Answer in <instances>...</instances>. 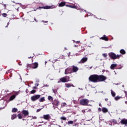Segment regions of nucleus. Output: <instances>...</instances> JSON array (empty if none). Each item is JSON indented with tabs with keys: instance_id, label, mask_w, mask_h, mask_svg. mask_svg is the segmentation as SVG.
I'll use <instances>...</instances> for the list:
<instances>
[{
	"instance_id": "obj_1",
	"label": "nucleus",
	"mask_w": 127,
	"mask_h": 127,
	"mask_svg": "<svg viewBox=\"0 0 127 127\" xmlns=\"http://www.w3.org/2000/svg\"><path fill=\"white\" fill-rule=\"evenodd\" d=\"M89 82L93 83H98L99 82H104L107 80V77L104 75L92 74L89 77Z\"/></svg>"
},
{
	"instance_id": "obj_2",
	"label": "nucleus",
	"mask_w": 127,
	"mask_h": 127,
	"mask_svg": "<svg viewBox=\"0 0 127 127\" xmlns=\"http://www.w3.org/2000/svg\"><path fill=\"white\" fill-rule=\"evenodd\" d=\"M109 57L112 60H116V59H120V58L122 56V55H116L114 53L111 52L108 54Z\"/></svg>"
},
{
	"instance_id": "obj_3",
	"label": "nucleus",
	"mask_w": 127,
	"mask_h": 127,
	"mask_svg": "<svg viewBox=\"0 0 127 127\" xmlns=\"http://www.w3.org/2000/svg\"><path fill=\"white\" fill-rule=\"evenodd\" d=\"M90 101L87 99H82L80 100V104L81 106H88Z\"/></svg>"
},
{
	"instance_id": "obj_4",
	"label": "nucleus",
	"mask_w": 127,
	"mask_h": 127,
	"mask_svg": "<svg viewBox=\"0 0 127 127\" xmlns=\"http://www.w3.org/2000/svg\"><path fill=\"white\" fill-rule=\"evenodd\" d=\"M70 80V76H65L64 77L60 78V82L62 83H66V82H69Z\"/></svg>"
},
{
	"instance_id": "obj_5",
	"label": "nucleus",
	"mask_w": 127,
	"mask_h": 127,
	"mask_svg": "<svg viewBox=\"0 0 127 127\" xmlns=\"http://www.w3.org/2000/svg\"><path fill=\"white\" fill-rule=\"evenodd\" d=\"M41 97V95L39 94L33 95L31 97V100L32 102H35V101H37V100H39Z\"/></svg>"
},
{
	"instance_id": "obj_6",
	"label": "nucleus",
	"mask_w": 127,
	"mask_h": 127,
	"mask_svg": "<svg viewBox=\"0 0 127 127\" xmlns=\"http://www.w3.org/2000/svg\"><path fill=\"white\" fill-rule=\"evenodd\" d=\"M71 73H72V68H71L68 67L65 70L64 74H65V75H67L68 74H71Z\"/></svg>"
},
{
	"instance_id": "obj_7",
	"label": "nucleus",
	"mask_w": 127,
	"mask_h": 127,
	"mask_svg": "<svg viewBox=\"0 0 127 127\" xmlns=\"http://www.w3.org/2000/svg\"><path fill=\"white\" fill-rule=\"evenodd\" d=\"M43 118L44 120H46V121H49L51 119V116L49 114L44 115Z\"/></svg>"
},
{
	"instance_id": "obj_8",
	"label": "nucleus",
	"mask_w": 127,
	"mask_h": 127,
	"mask_svg": "<svg viewBox=\"0 0 127 127\" xmlns=\"http://www.w3.org/2000/svg\"><path fill=\"white\" fill-rule=\"evenodd\" d=\"M38 68V63H34L32 64V69H36Z\"/></svg>"
},
{
	"instance_id": "obj_9",
	"label": "nucleus",
	"mask_w": 127,
	"mask_h": 127,
	"mask_svg": "<svg viewBox=\"0 0 127 127\" xmlns=\"http://www.w3.org/2000/svg\"><path fill=\"white\" fill-rule=\"evenodd\" d=\"M59 104H60V102H59V101L57 99L54 100L53 102V105H54V106H56L57 107L59 106Z\"/></svg>"
},
{
	"instance_id": "obj_10",
	"label": "nucleus",
	"mask_w": 127,
	"mask_h": 127,
	"mask_svg": "<svg viewBox=\"0 0 127 127\" xmlns=\"http://www.w3.org/2000/svg\"><path fill=\"white\" fill-rule=\"evenodd\" d=\"M17 95H18V93L17 92L16 93V94H14L12 96H10V98L9 99V101H13V100H14V99H15L16 96H17Z\"/></svg>"
},
{
	"instance_id": "obj_11",
	"label": "nucleus",
	"mask_w": 127,
	"mask_h": 127,
	"mask_svg": "<svg viewBox=\"0 0 127 127\" xmlns=\"http://www.w3.org/2000/svg\"><path fill=\"white\" fill-rule=\"evenodd\" d=\"M22 114L24 116V117H27L29 115V113L27 110H23L22 111Z\"/></svg>"
},
{
	"instance_id": "obj_12",
	"label": "nucleus",
	"mask_w": 127,
	"mask_h": 127,
	"mask_svg": "<svg viewBox=\"0 0 127 127\" xmlns=\"http://www.w3.org/2000/svg\"><path fill=\"white\" fill-rule=\"evenodd\" d=\"M120 123L122 125H125L126 126H127V119H123L121 120Z\"/></svg>"
},
{
	"instance_id": "obj_13",
	"label": "nucleus",
	"mask_w": 127,
	"mask_h": 127,
	"mask_svg": "<svg viewBox=\"0 0 127 127\" xmlns=\"http://www.w3.org/2000/svg\"><path fill=\"white\" fill-rule=\"evenodd\" d=\"M78 70H79L78 67L72 65V72H73V73H76Z\"/></svg>"
},
{
	"instance_id": "obj_14",
	"label": "nucleus",
	"mask_w": 127,
	"mask_h": 127,
	"mask_svg": "<svg viewBox=\"0 0 127 127\" xmlns=\"http://www.w3.org/2000/svg\"><path fill=\"white\" fill-rule=\"evenodd\" d=\"M100 39H102V40H105V41H109V38L106 36L105 35H104L103 37L100 38Z\"/></svg>"
},
{
	"instance_id": "obj_15",
	"label": "nucleus",
	"mask_w": 127,
	"mask_h": 127,
	"mask_svg": "<svg viewBox=\"0 0 127 127\" xmlns=\"http://www.w3.org/2000/svg\"><path fill=\"white\" fill-rule=\"evenodd\" d=\"M26 69L27 70H30V69L32 68V64H27L26 65Z\"/></svg>"
},
{
	"instance_id": "obj_16",
	"label": "nucleus",
	"mask_w": 127,
	"mask_h": 127,
	"mask_svg": "<svg viewBox=\"0 0 127 127\" xmlns=\"http://www.w3.org/2000/svg\"><path fill=\"white\" fill-rule=\"evenodd\" d=\"M87 60L88 58H83L80 61V63H85V62H87Z\"/></svg>"
},
{
	"instance_id": "obj_17",
	"label": "nucleus",
	"mask_w": 127,
	"mask_h": 127,
	"mask_svg": "<svg viewBox=\"0 0 127 127\" xmlns=\"http://www.w3.org/2000/svg\"><path fill=\"white\" fill-rule=\"evenodd\" d=\"M65 87L66 88H70V87H75V86L71 83H66Z\"/></svg>"
},
{
	"instance_id": "obj_18",
	"label": "nucleus",
	"mask_w": 127,
	"mask_h": 127,
	"mask_svg": "<svg viewBox=\"0 0 127 127\" xmlns=\"http://www.w3.org/2000/svg\"><path fill=\"white\" fill-rule=\"evenodd\" d=\"M117 66H118L117 64H111L110 68H111V69H112V70H114L115 69V68H116V67H117Z\"/></svg>"
},
{
	"instance_id": "obj_19",
	"label": "nucleus",
	"mask_w": 127,
	"mask_h": 127,
	"mask_svg": "<svg viewBox=\"0 0 127 127\" xmlns=\"http://www.w3.org/2000/svg\"><path fill=\"white\" fill-rule=\"evenodd\" d=\"M66 4V2H61L59 3V7H62L63 6H64Z\"/></svg>"
},
{
	"instance_id": "obj_20",
	"label": "nucleus",
	"mask_w": 127,
	"mask_h": 127,
	"mask_svg": "<svg viewBox=\"0 0 127 127\" xmlns=\"http://www.w3.org/2000/svg\"><path fill=\"white\" fill-rule=\"evenodd\" d=\"M102 111L103 112V113H108V109H107L106 108L103 107L102 109Z\"/></svg>"
},
{
	"instance_id": "obj_21",
	"label": "nucleus",
	"mask_w": 127,
	"mask_h": 127,
	"mask_svg": "<svg viewBox=\"0 0 127 127\" xmlns=\"http://www.w3.org/2000/svg\"><path fill=\"white\" fill-rule=\"evenodd\" d=\"M48 99L50 102H53V97L51 96H49Z\"/></svg>"
},
{
	"instance_id": "obj_22",
	"label": "nucleus",
	"mask_w": 127,
	"mask_h": 127,
	"mask_svg": "<svg viewBox=\"0 0 127 127\" xmlns=\"http://www.w3.org/2000/svg\"><path fill=\"white\" fill-rule=\"evenodd\" d=\"M120 52L121 54L125 55L126 54V51L124 49H122L120 51Z\"/></svg>"
},
{
	"instance_id": "obj_23",
	"label": "nucleus",
	"mask_w": 127,
	"mask_h": 127,
	"mask_svg": "<svg viewBox=\"0 0 127 127\" xmlns=\"http://www.w3.org/2000/svg\"><path fill=\"white\" fill-rule=\"evenodd\" d=\"M45 101V97H42L39 100V102H42Z\"/></svg>"
},
{
	"instance_id": "obj_24",
	"label": "nucleus",
	"mask_w": 127,
	"mask_h": 127,
	"mask_svg": "<svg viewBox=\"0 0 127 127\" xmlns=\"http://www.w3.org/2000/svg\"><path fill=\"white\" fill-rule=\"evenodd\" d=\"M66 6H69V7H71V8H77V6L75 5H66Z\"/></svg>"
},
{
	"instance_id": "obj_25",
	"label": "nucleus",
	"mask_w": 127,
	"mask_h": 127,
	"mask_svg": "<svg viewBox=\"0 0 127 127\" xmlns=\"http://www.w3.org/2000/svg\"><path fill=\"white\" fill-rule=\"evenodd\" d=\"M42 8H44V9H49V8H51V7L49 6H46L42 7Z\"/></svg>"
},
{
	"instance_id": "obj_26",
	"label": "nucleus",
	"mask_w": 127,
	"mask_h": 127,
	"mask_svg": "<svg viewBox=\"0 0 127 127\" xmlns=\"http://www.w3.org/2000/svg\"><path fill=\"white\" fill-rule=\"evenodd\" d=\"M16 112H17V108H14L12 109V113H16Z\"/></svg>"
},
{
	"instance_id": "obj_27",
	"label": "nucleus",
	"mask_w": 127,
	"mask_h": 127,
	"mask_svg": "<svg viewBox=\"0 0 127 127\" xmlns=\"http://www.w3.org/2000/svg\"><path fill=\"white\" fill-rule=\"evenodd\" d=\"M79 51L81 52H83V51H85V48L84 47L81 46V49L79 50Z\"/></svg>"
},
{
	"instance_id": "obj_28",
	"label": "nucleus",
	"mask_w": 127,
	"mask_h": 127,
	"mask_svg": "<svg viewBox=\"0 0 127 127\" xmlns=\"http://www.w3.org/2000/svg\"><path fill=\"white\" fill-rule=\"evenodd\" d=\"M111 94H112V97L116 96V92H114L113 90H111Z\"/></svg>"
},
{
	"instance_id": "obj_29",
	"label": "nucleus",
	"mask_w": 127,
	"mask_h": 127,
	"mask_svg": "<svg viewBox=\"0 0 127 127\" xmlns=\"http://www.w3.org/2000/svg\"><path fill=\"white\" fill-rule=\"evenodd\" d=\"M17 117L20 120L22 119V115H21V114H18Z\"/></svg>"
},
{
	"instance_id": "obj_30",
	"label": "nucleus",
	"mask_w": 127,
	"mask_h": 127,
	"mask_svg": "<svg viewBox=\"0 0 127 127\" xmlns=\"http://www.w3.org/2000/svg\"><path fill=\"white\" fill-rule=\"evenodd\" d=\"M16 115L13 114L11 117V120H14V119H16Z\"/></svg>"
},
{
	"instance_id": "obj_31",
	"label": "nucleus",
	"mask_w": 127,
	"mask_h": 127,
	"mask_svg": "<svg viewBox=\"0 0 127 127\" xmlns=\"http://www.w3.org/2000/svg\"><path fill=\"white\" fill-rule=\"evenodd\" d=\"M102 56H103V57H104V58H105L106 60L108 59L107 58V56H108V55H107V54H102Z\"/></svg>"
},
{
	"instance_id": "obj_32",
	"label": "nucleus",
	"mask_w": 127,
	"mask_h": 127,
	"mask_svg": "<svg viewBox=\"0 0 127 127\" xmlns=\"http://www.w3.org/2000/svg\"><path fill=\"white\" fill-rule=\"evenodd\" d=\"M120 99H121V97L119 96H117L115 98V100H116V101H118Z\"/></svg>"
},
{
	"instance_id": "obj_33",
	"label": "nucleus",
	"mask_w": 127,
	"mask_h": 127,
	"mask_svg": "<svg viewBox=\"0 0 127 127\" xmlns=\"http://www.w3.org/2000/svg\"><path fill=\"white\" fill-rule=\"evenodd\" d=\"M31 94H35V93H36V90L33 89L31 92Z\"/></svg>"
},
{
	"instance_id": "obj_34",
	"label": "nucleus",
	"mask_w": 127,
	"mask_h": 127,
	"mask_svg": "<svg viewBox=\"0 0 127 127\" xmlns=\"http://www.w3.org/2000/svg\"><path fill=\"white\" fill-rule=\"evenodd\" d=\"M68 125H73V122L72 121H68L67 123Z\"/></svg>"
},
{
	"instance_id": "obj_35",
	"label": "nucleus",
	"mask_w": 127,
	"mask_h": 127,
	"mask_svg": "<svg viewBox=\"0 0 127 127\" xmlns=\"http://www.w3.org/2000/svg\"><path fill=\"white\" fill-rule=\"evenodd\" d=\"M7 15V14L5 13H2V16L3 17H6Z\"/></svg>"
},
{
	"instance_id": "obj_36",
	"label": "nucleus",
	"mask_w": 127,
	"mask_h": 127,
	"mask_svg": "<svg viewBox=\"0 0 127 127\" xmlns=\"http://www.w3.org/2000/svg\"><path fill=\"white\" fill-rule=\"evenodd\" d=\"M61 120H63V121H66L67 119L66 118V117H63L61 118Z\"/></svg>"
},
{
	"instance_id": "obj_37",
	"label": "nucleus",
	"mask_w": 127,
	"mask_h": 127,
	"mask_svg": "<svg viewBox=\"0 0 127 127\" xmlns=\"http://www.w3.org/2000/svg\"><path fill=\"white\" fill-rule=\"evenodd\" d=\"M66 105H67L66 103H62V107H66Z\"/></svg>"
},
{
	"instance_id": "obj_38",
	"label": "nucleus",
	"mask_w": 127,
	"mask_h": 127,
	"mask_svg": "<svg viewBox=\"0 0 127 127\" xmlns=\"http://www.w3.org/2000/svg\"><path fill=\"white\" fill-rule=\"evenodd\" d=\"M41 110H42V109H39L37 110V113H39V112H40V111H41Z\"/></svg>"
},
{
	"instance_id": "obj_39",
	"label": "nucleus",
	"mask_w": 127,
	"mask_h": 127,
	"mask_svg": "<svg viewBox=\"0 0 127 127\" xmlns=\"http://www.w3.org/2000/svg\"><path fill=\"white\" fill-rule=\"evenodd\" d=\"M98 112H102V109H101V108H99L98 109Z\"/></svg>"
},
{
	"instance_id": "obj_40",
	"label": "nucleus",
	"mask_w": 127,
	"mask_h": 127,
	"mask_svg": "<svg viewBox=\"0 0 127 127\" xmlns=\"http://www.w3.org/2000/svg\"><path fill=\"white\" fill-rule=\"evenodd\" d=\"M3 6H4V8H5V9L6 8V4H4V5H3Z\"/></svg>"
},
{
	"instance_id": "obj_41",
	"label": "nucleus",
	"mask_w": 127,
	"mask_h": 127,
	"mask_svg": "<svg viewBox=\"0 0 127 127\" xmlns=\"http://www.w3.org/2000/svg\"><path fill=\"white\" fill-rule=\"evenodd\" d=\"M53 92L55 94H56L57 92V90H53Z\"/></svg>"
},
{
	"instance_id": "obj_42",
	"label": "nucleus",
	"mask_w": 127,
	"mask_h": 127,
	"mask_svg": "<svg viewBox=\"0 0 127 127\" xmlns=\"http://www.w3.org/2000/svg\"><path fill=\"white\" fill-rule=\"evenodd\" d=\"M43 87H49V85L46 84L45 85H44Z\"/></svg>"
},
{
	"instance_id": "obj_43",
	"label": "nucleus",
	"mask_w": 127,
	"mask_h": 127,
	"mask_svg": "<svg viewBox=\"0 0 127 127\" xmlns=\"http://www.w3.org/2000/svg\"><path fill=\"white\" fill-rule=\"evenodd\" d=\"M124 92H125V93L126 94V96H127V92L126 91H124Z\"/></svg>"
},
{
	"instance_id": "obj_44",
	"label": "nucleus",
	"mask_w": 127,
	"mask_h": 127,
	"mask_svg": "<svg viewBox=\"0 0 127 127\" xmlns=\"http://www.w3.org/2000/svg\"><path fill=\"white\" fill-rule=\"evenodd\" d=\"M76 43L77 44H78V43H80V41H77L76 42Z\"/></svg>"
},
{
	"instance_id": "obj_45",
	"label": "nucleus",
	"mask_w": 127,
	"mask_h": 127,
	"mask_svg": "<svg viewBox=\"0 0 127 127\" xmlns=\"http://www.w3.org/2000/svg\"><path fill=\"white\" fill-rule=\"evenodd\" d=\"M18 64H19V66H21V63H18Z\"/></svg>"
},
{
	"instance_id": "obj_46",
	"label": "nucleus",
	"mask_w": 127,
	"mask_h": 127,
	"mask_svg": "<svg viewBox=\"0 0 127 127\" xmlns=\"http://www.w3.org/2000/svg\"><path fill=\"white\" fill-rule=\"evenodd\" d=\"M33 89H37V87H36V86H34L33 87Z\"/></svg>"
},
{
	"instance_id": "obj_47",
	"label": "nucleus",
	"mask_w": 127,
	"mask_h": 127,
	"mask_svg": "<svg viewBox=\"0 0 127 127\" xmlns=\"http://www.w3.org/2000/svg\"><path fill=\"white\" fill-rule=\"evenodd\" d=\"M34 20H35L36 22H38V21H37V20H36V19L35 18H34Z\"/></svg>"
},
{
	"instance_id": "obj_48",
	"label": "nucleus",
	"mask_w": 127,
	"mask_h": 127,
	"mask_svg": "<svg viewBox=\"0 0 127 127\" xmlns=\"http://www.w3.org/2000/svg\"><path fill=\"white\" fill-rule=\"evenodd\" d=\"M99 107H102V104H101V103H100V104H99Z\"/></svg>"
},
{
	"instance_id": "obj_49",
	"label": "nucleus",
	"mask_w": 127,
	"mask_h": 127,
	"mask_svg": "<svg viewBox=\"0 0 127 127\" xmlns=\"http://www.w3.org/2000/svg\"><path fill=\"white\" fill-rule=\"evenodd\" d=\"M9 24V23H7V25L5 27H7V26H8Z\"/></svg>"
},
{
	"instance_id": "obj_50",
	"label": "nucleus",
	"mask_w": 127,
	"mask_h": 127,
	"mask_svg": "<svg viewBox=\"0 0 127 127\" xmlns=\"http://www.w3.org/2000/svg\"><path fill=\"white\" fill-rule=\"evenodd\" d=\"M28 89H27L26 90V93H28Z\"/></svg>"
},
{
	"instance_id": "obj_51",
	"label": "nucleus",
	"mask_w": 127,
	"mask_h": 127,
	"mask_svg": "<svg viewBox=\"0 0 127 127\" xmlns=\"http://www.w3.org/2000/svg\"><path fill=\"white\" fill-rule=\"evenodd\" d=\"M105 100L106 102H107V101H108V98H105Z\"/></svg>"
},
{
	"instance_id": "obj_52",
	"label": "nucleus",
	"mask_w": 127,
	"mask_h": 127,
	"mask_svg": "<svg viewBox=\"0 0 127 127\" xmlns=\"http://www.w3.org/2000/svg\"><path fill=\"white\" fill-rule=\"evenodd\" d=\"M28 58L30 59V58H32V57H28Z\"/></svg>"
},
{
	"instance_id": "obj_53",
	"label": "nucleus",
	"mask_w": 127,
	"mask_h": 127,
	"mask_svg": "<svg viewBox=\"0 0 127 127\" xmlns=\"http://www.w3.org/2000/svg\"><path fill=\"white\" fill-rule=\"evenodd\" d=\"M46 63H47V62H45V64H46Z\"/></svg>"
},
{
	"instance_id": "obj_54",
	"label": "nucleus",
	"mask_w": 127,
	"mask_h": 127,
	"mask_svg": "<svg viewBox=\"0 0 127 127\" xmlns=\"http://www.w3.org/2000/svg\"><path fill=\"white\" fill-rule=\"evenodd\" d=\"M37 86H38V84H37Z\"/></svg>"
},
{
	"instance_id": "obj_55",
	"label": "nucleus",
	"mask_w": 127,
	"mask_h": 127,
	"mask_svg": "<svg viewBox=\"0 0 127 127\" xmlns=\"http://www.w3.org/2000/svg\"><path fill=\"white\" fill-rule=\"evenodd\" d=\"M0 110H1V109L0 108Z\"/></svg>"
}]
</instances>
